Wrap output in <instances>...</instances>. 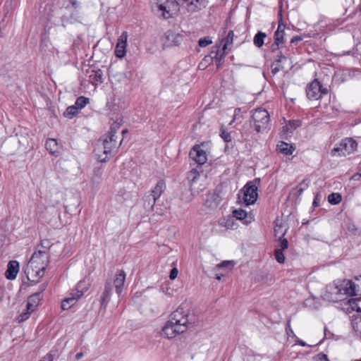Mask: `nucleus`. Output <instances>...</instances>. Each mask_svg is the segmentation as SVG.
<instances>
[{
	"mask_svg": "<svg viewBox=\"0 0 361 361\" xmlns=\"http://www.w3.org/2000/svg\"><path fill=\"white\" fill-rule=\"evenodd\" d=\"M221 201L219 195L216 193L209 195L205 202V204L207 207L214 209L217 207Z\"/></svg>",
	"mask_w": 361,
	"mask_h": 361,
	"instance_id": "nucleus-23",
	"label": "nucleus"
},
{
	"mask_svg": "<svg viewBox=\"0 0 361 361\" xmlns=\"http://www.w3.org/2000/svg\"><path fill=\"white\" fill-rule=\"evenodd\" d=\"M213 49H215V50L213 49L211 51V55L205 56L203 61L205 62H211L213 60H215L216 67L217 68H219L221 66L222 61H224L225 52L220 54L219 52V47H214Z\"/></svg>",
	"mask_w": 361,
	"mask_h": 361,
	"instance_id": "nucleus-14",
	"label": "nucleus"
},
{
	"mask_svg": "<svg viewBox=\"0 0 361 361\" xmlns=\"http://www.w3.org/2000/svg\"><path fill=\"white\" fill-rule=\"evenodd\" d=\"M19 271V263L16 260L10 261L5 272V276L8 280H13L16 278Z\"/></svg>",
	"mask_w": 361,
	"mask_h": 361,
	"instance_id": "nucleus-16",
	"label": "nucleus"
},
{
	"mask_svg": "<svg viewBox=\"0 0 361 361\" xmlns=\"http://www.w3.org/2000/svg\"><path fill=\"white\" fill-rule=\"evenodd\" d=\"M47 288V285L43 283L39 286V290L31 295L27 302L26 307L28 310L34 311L41 300V293H42Z\"/></svg>",
	"mask_w": 361,
	"mask_h": 361,
	"instance_id": "nucleus-11",
	"label": "nucleus"
},
{
	"mask_svg": "<svg viewBox=\"0 0 361 361\" xmlns=\"http://www.w3.org/2000/svg\"><path fill=\"white\" fill-rule=\"evenodd\" d=\"M51 243L48 239H44L41 240L40 244L37 247L36 251H44L46 253H49V250L51 247Z\"/></svg>",
	"mask_w": 361,
	"mask_h": 361,
	"instance_id": "nucleus-31",
	"label": "nucleus"
},
{
	"mask_svg": "<svg viewBox=\"0 0 361 361\" xmlns=\"http://www.w3.org/2000/svg\"><path fill=\"white\" fill-rule=\"evenodd\" d=\"M128 37V32L124 31L118 39L115 49V54L118 58H123L126 55Z\"/></svg>",
	"mask_w": 361,
	"mask_h": 361,
	"instance_id": "nucleus-10",
	"label": "nucleus"
},
{
	"mask_svg": "<svg viewBox=\"0 0 361 361\" xmlns=\"http://www.w3.org/2000/svg\"><path fill=\"white\" fill-rule=\"evenodd\" d=\"M166 189V183L163 180H159L156 186L151 190V193L147 195L148 197H153L154 200H158Z\"/></svg>",
	"mask_w": 361,
	"mask_h": 361,
	"instance_id": "nucleus-19",
	"label": "nucleus"
},
{
	"mask_svg": "<svg viewBox=\"0 0 361 361\" xmlns=\"http://www.w3.org/2000/svg\"><path fill=\"white\" fill-rule=\"evenodd\" d=\"M80 43H81V39L80 37H78L76 39L74 40L73 45H72V49L75 53L77 52V50L80 49Z\"/></svg>",
	"mask_w": 361,
	"mask_h": 361,
	"instance_id": "nucleus-45",
	"label": "nucleus"
},
{
	"mask_svg": "<svg viewBox=\"0 0 361 361\" xmlns=\"http://www.w3.org/2000/svg\"><path fill=\"white\" fill-rule=\"evenodd\" d=\"M348 303L353 310L361 312V298L349 299Z\"/></svg>",
	"mask_w": 361,
	"mask_h": 361,
	"instance_id": "nucleus-27",
	"label": "nucleus"
},
{
	"mask_svg": "<svg viewBox=\"0 0 361 361\" xmlns=\"http://www.w3.org/2000/svg\"><path fill=\"white\" fill-rule=\"evenodd\" d=\"M267 35L261 31H259L254 37L253 43L257 47H261L264 44V40Z\"/></svg>",
	"mask_w": 361,
	"mask_h": 361,
	"instance_id": "nucleus-28",
	"label": "nucleus"
},
{
	"mask_svg": "<svg viewBox=\"0 0 361 361\" xmlns=\"http://www.w3.org/2000/svg\"><path fill=\"white\" fill-rule=\"evenodd\" d=\"M80 109L76 106V104H73L72 106H69V119L73 118L74 116L78 115L80 111Z\"/></svg>",
	"mask_w": 361,
	"mask_h": 361,
	"instance_id": "nucleus-40",
	"label": "nucleus"
},
{
	"mask_svg": "<svg viewBox=\"0 0 361 361\" xmlns=\"http://www.w3.org/2000/svg\"><path fill=\"white\" fill-rule=\"evenodd\" d=\"M222 276H224V275L223 274H221V275L216 274V279L218 280H221Z\"/></svg>",
	"mask_w": 361,
	"mask_h": 361,
	"instance_id": "nucleus-62",
	"label": "nucleus"
},
{
	"mask_svg": "<svg viewBox=\"0 0 361 361\" xmlns=\"http://www.w3.org/2000/svg\"><path fill=\"white\" fill-rule=\"evenodd\" d=\"M191 174H195L197 173V169H192L191 171H190Z\"/></svg>",
	"mask_w": 361,
	"mask_h": 361,
	"instance_id": "nucleus-63",
	"label": "nucleus"
},
{
	"mask_svg": "<svg viewBox=\"0 0 361 361\" xmlns=\"http://www.w3.org/2000/svg\"><path fill=\"white\" fill-rule=\"evenodd\" d=\"M69 2L71 4V8L73 9L82 10V4L78 0H69Z\"/></svg>",
	"mask_w": 361,
	"mask_h": 361,
	"instance_id": "nucleus-44",
	"label": "nucleus"
},
{
	"mask_svg": "<svg viewBox=\"0 0 361 361\" xmlns=\"http://www.w3.org/2000/svg\"><path fill=\"white\" fill-rule=\"evenodd\" d=\"M63 115H64L65 116H66V115H68V108L64 111V112H63Z\"/></svg>",
	"mask_w": 361,
	"mask_h": 361,
	"instance_id": "nucleus-64",
	"label": "nucleus"
},
{
	"mask_svg": "<svg viewBox=\"0 0 361 361\" xmlns=\"http://www.w3.org/2000/svg\"><path fill=\"white\" fill-rule=\"evenodd\" d=\"M351 325L353 330L361 338V315L355 317L353 319H352Z\"/></svg>",
	"mask_w": 361,
	"mask_h": 361,
	"instance_id": "nucleus-29",
	"label": "nucleus"
},
{
	"mask_svg": "<svg viewBox=\"0 0 361 361\" xmlns=\"http://www.w3.org/2000/svg\"><path fill=\"white\" fill-rule=\"evenodd\" d=\"M280 228H281V226H279L278 228H275L274 229V232H275V235H277L279 232H280Z\"/></svg>",
	"mask_w": 361,
	"mask_h": 361,
	"instance_id": "nucleus-61",
	"label": "nucleus"
},
{
	"mask_svg": "<svg viewBox=\"0 0 361 361\" xmlns=\"http://www.w3.org/2000/svg\"><path fill=\"white\" fill-rule=\"evenodd\" d=\"M274 255H275V258H276V260L280 263V264H283L285 262V256L283 253V251H281V250H275L274 251Z\"/></svg>",
	"mask_w": 361,
	"mask_h": 361,
	"instance_id": "nucleus-41",
	"label": "nucleus"
},
{
	"mask_svg": "<svg viewBox=\"0 0 361 361\" xmlns=\"http://www.w3.org/2000/svg\"><path fill=\"white\" fill-rule=\"evenodd\" d=\"M90 103V99L86 97L80 96L77 98L75 104L79 109H82L87 104Z\"/></svg>",
	"mask_w": 361,
	"mask_h": 361,
	"instance_id": "nucleus-33",
	"label": "nucleus"
},
{
	"mask_svg": "<svg viewBox=\"0 0 361 361\" xmlns=\"http://www.w3.org/2000/svg\"><path fill=\"white\" fill-rule=\"evenodd\" d=\"M173 4L172 0H152L154 8H157L159 11L162 12V16L164 18L170 17L171 6Z\"/></svg>",
	"mask_w": 361,
	"mask_h": 361,
	"instance_id": "nucleus-12",
	"label": "nucleus"
},
{
	"mask_svg": "<svg viewBox=\"0 0 361 361\" xmlns=\"http://www.w3.org/2000/svg\"><path fill=\"white\" fill-rule=\"evenodd\" d=\"M126 281V273L123 270H120L116 274V277L114 280V285L116 289V292L119 296L124 288V283Z\"/></svg>",
	"mask_w": 361,
	"mask_h": 361,
	"instance_id": "nucleus-15",
	"label": "nucleus"
},
{
	"mask_svg": "<svg viewBox=\"0 0 361 361\" xmlns=\"http://www.w3.org/2000/svg\"><path fill=\"white\" fill-rule=\"evenodd\" d=\"M219 224L221 226L227 229H236L237 224L233 216H228L220 219Z\"/></svg>",
	"mask_w": 361,
	"mask_h": 361,
	"instance_id": "nucleus-21",
	"label": "nucleus"
},
{
	"mask_svg": "<svg viewBox=\"0 0 361 361\" xmlns=\"http://www.w3.org/2000/svg\"><path fill=\"white\" fill-rule=\"evenodd\" d=\"M307 188V185L303 181L296 188L298 195L302 194L304 190Z\"/></svg>",
	"mask_w": 361,
	"mask_h": 361,
	"instance_id": "nucleus-47",
	"label": "nucleus"
},
{
	"mask_svg": "<svg viewBox=\"0 0 361 361\" xmlns=\"http://www.w3.org/2000/svg\"><path fill=\"white\" fill-rule=\"evenodd\" d=\"M348 231L353 234H355L357 231V228L355 224H350L348 226Z\"/></svg>",
	"mask_w": 361,
	"mask_h": 361,
	"instance_id": "nucleus-54",
	"label": "nucleus"
},
{
	"mask_svg": "<svg viewBox=\"0 0 361 361\" xmlns=\"http://www.w3.org/2000/svg\"><path fill=\"white\" fill-rule=\"evenodd\" d=\"M277 57L278 58L275 60V62L277 63L282 62L283 59H286V57L281 51L279 52V54L277 56Z\"/></svg>",
	"mask_w": 361,
	"mask_h": 361,
	"instance_id": "nucleus-57",
	"label": "nucleus"
},
{
	"mask_svg": "<svg viewBox=\"0 0 361 361\" xmlns=\"http://www.w3.org/2000/svg\"><path fill=\"white\" fill-rule=\"evenodd\" d=\"M49 262V253L35 251L28 263L23 267L27 279L32 283H37L44 276Z\"/></svg>",
	"mask_w": 361,
	"mask_h": 361,
	"instance_id": "nucleus-3",
	"label": "nucleus"
},
{
	"mask_svg": "<svg viewBox=\"0 0 361 361\" xmlns=\"http://www.w3.org/2000/svg\"><path fill=\"white\" fill-rule=\"evenodd\" d=\"M66 304H68V298H64L63 300H62V302H61V308L65 310H66Z\"/></svg>",
	"mask_w": 361,
	"mask_h": 361,
	"instance_id": "nucleus-59",
	"label": "nucleus"
},
{
	"mask_svg": "<svg viewBox=\"0 0 361 361\" xmlns=\"http://www.w3.org/2000/svg\"><path fill=\"white\" fill-rule=\"evenodd\" d=\"M119 128L117 123H114L110 128L109 135L103 140L101 146L98 144L96 149L98 159L100 162H106L109 159L108 155L117 147V141L115 139L116 129Z\"/></svg>",
	"mask_w": 361,
	"mask_h": 361,
	"instance_id": "nucleus-4",
	"label": "nucleus"
},
{
	"mask_svg": "<svg viewBox=\"0 0 361 361\" xmlns=\"http://www.w3.org/2000/svg\"><path fill=\"white\" fill-rule=\"evenodd\" d=\"M233 216L235 220H241L243 221L244 224H249L252 221V217L251 216H248L247 213L241 209H234L233 211Z\"/></svg>",
	"mask_w": 361,
	"mask_h": 361,
	"instance_id": "nucleus-18",
	"label": "nucleus"
},
{
	"mask_svg": "<svg viewBox=\"0 0 361 361\" xmlns=\"http://www.w3.org/2000/svg\"><path fill=\"white\" fill-rule=\"evenodd\" d=\"M194 323V315L179 307L170 314L169 320L161 329V335L167 338H173L186 331Z\"/></svg>",
	"mask_w": 361,
	"mask_h": 361,
	"instance_id": "nucleus-1",
	"label": "nucleus"
},
{
	"mask_svg": "<svg viewBox=\"0 0 361 361\" xmlns=\"http://www.w3.org/2000/svg\"><path fill=\"white\" fill-rule=\"evenodd\" d=\"M240 112H241V109L240 108L235 109L233 118L231 121L230 125H232V123L234 122V121L238 118V116L240 115Z\"/></svg>",
	"mask_w": 361,
	"mask_h": 361,
	"instance_id": "nucleus-49",
	"label": "nucleus"
},
{
	"mask_svg": "<svg viewBox=\"0 0 361 361\" xmlns=\"http://www.w3.org/2000/svg\"><path fill=\"white\" fill-rule=\"evenodd\" d=\"M234 262L233 261H223L216 265L217 269L228 268L231 269L233 267Z\"/></svg>",
	"mask_w": 361,
	"mask_h": 361,
	"instance_id": "nucleus-42",
	"label": "nucleus"
},
{
	"mask_svg": "<svg viewBox=\"0 0 361 361\" xmlns=\"http://www.w3.org/2000/svg\"><path fill=\"white\" fill-rule=\"evenodd\" d=\"M178 270L177 268L174 267L171 270L169 278L171 280H174L176 279L178 276Z\"/></svg>",
	"mask_w": 361,
	"mask_h": 361,
	"instance_id": "nucleus-48",
	"label": "nucleus"
},
{
	"mask_svg": "<svg viewBox=\"0 0 361 361\" xmlns=\"http://www.w3.org/2000/svg\"><path fill=\"white\" fill-rule=\"evenodd\" d=\"M190 157L193 159L198 165H203L207 161V155L200 145H195L190 152Z\"/></svg>",
	"mask_w": 361,
	"mask_h": 361,
	"instance_id": "nucleus-9",
	"label": "nucleus"
},
{
	"mask_svg": "<svg viewBox=\"0 0 361 361\" xmlns=\"http://www.w3.org/2000/svg\"><path fill=\"white\" fill-rule=\"evenodd\" d=\"M90 82L94 85L103 82V72L100 69H92L89 72Z\"/></svg>",
	"mask_w": 361,
	"mask_h": 361,
	"instance_id": "nucleus-20",
	"label": "nucleus"
},
{
	"mask_svg": "<svg viewBox=\"0 0 361 361\" xmlns=\"http://www.w3.org/2000/svg\"><path fill=\"white\" fill-rule=\"evenodd\" d=\"M252 120L255 130L259 133L268 128L270 120L269 114L267 110L258 108L252 111Z\"/></svg>",
	"mask_w": 361,
	"mask_h": 361,
	"instance_id": "nucleus-5",
	"label": "nucleus"
},
{
	"mask_svg": "<svg viewBox=\"0 0 361 361\" xmlns=\"http://www.w3.org/2000/svg\"><path fill=\"white\" fill-rule=\"evenodd\" d=\"M302 125V121L300 120H291L289 121L286 127L288 130L293 131L296 128H299Z\"/></svg>",
	"mask_w": 361,
	"mask_h": 361,
	"instance_id": "nucleus-37",
	"label": "nucleus"
},
{
	"mask_svg": "<svg viewBox=\"0 0 361 361\" xmlns=\"http://www.w3.org/2000/svg\"><path fill=\"white\" fill-rule=\"evenodd\" d=\"M234 33L233 31L230 30L226 36V37L224 39V45L222 49L224 51H226L228 46L233 44Z\"/></svg>",
	"mask_w": 361,
	"mask_h": 361,
	"instance_id": "nucleus-32",
	"label": "nucleus"
},
{
	"mask_svg": "<svg viewBox=\"0 0 361 361\" xmlns=\"http://www.w3.org/2000/svg\"><path fill=\"white\" fill-rule=\"evenodd\" d=\"M357 144L350 137H346L341 141L338 145L331 150V155L334 157L346 156L355 152Z\"/></svg>",
	"mask_w": 361,
	"mask_h": 361,
	"instance_id": "nucleus-6",
	"label": "nucleus"
},
{
	"mask_svg": "<svg viewBox=\"0 0 361 361\" xmlns=\"http://www.w3.org/2000/svg\"><path fill=\"white\" fill-rule=\"evenodd\" d=\"M82 356H83L82 353H77V354H76V355H75V359H76L77 360H80Z\"/></svg>",
	"mask_w": 361,
	"mask_h": 361,
	"instance_id": "nucleus-60",
	"label": "nucleus"
},
{
	"mask_svg": "<svg viewBox=\"0 0 361 361\" xmlns=\"http://www.w3.org/2000/svg\"><path fill=\"white\" fill-rule=\"evenodd\" d=\"M87 290L85 286V283L84 281H80L75 288V290H73L71 293H69V308H71V303L73 300H77L80 298L84 293V291Z\"/></svg>",
	"mask_w": 361,
	"mask_h": 361,
	"instance_id": "nucleus-13",
	"label": "nucleus"
},
{
	"mask_svg": "<svg viewBox=\"0 0 361 361\" xmlns=\"http://www.w3.org/2000/svg\"><path fill=\"white\" fill-rule=\"evenodd\" d=\"M302 39V37L301 36H294L291 38L290 39V43L291 44H295L297 43L298 42H300Z\"/></svg>",
	"mask_w": 361,
	"mask_h": 361,
	"instance_id": "nucleus-56",
	"label": "nucleus"
},
{
	"mask_svg": "<svg viewBox=\"0 0 361 361\" xmlns=\"http://www.w3.org/2000/svg\"><path fill=\"white\" fill-rule=\"evenodd\" d=\"M84 13L82 10L73 9L71 12L70 18L74 22H81L83 19Z\"/></svg>",
	"mask_w": 361,
	"mask_h": 361,
	"instance_id": "nucleus-30",
	"label": "nucleus"
},
{
	"mask_svg": "<svg viewBox=\"0 0 361 361\" xmlns=\"http://www.w3.org/2000/svg\"><path fill=\"white\" fill-rule=\"evenodd\" d=\"M358 292L357 286L351 280H336L326 286L322 298L324 300L337 302L344 300V297L357 295Z\"/></svg>",
	"mask_w": 361,
	"mask_h": 361,
	"instance_id": "nucleus-2",
	"label": "nucleus"
},
{
	"mask_svg": "<svg viewBox=\"0 0 361 361\" xmlns=\"http://www.w3.org/2000/svg\"><path fill=\"white\" fill-rule=\"evenodd\" d=\"M278 150L285 155H290L293 154L295 148L292 145H289L288 143L281 142L277 145Z\"/></svg>",
	"mask_w": 361,
	"mask_h": 361,
	"instance_id": "nucleus-26",
	"label": "nucleus"
},
{
	"mask_svg": "<svg viewBox=\"0 0 361 361\" xmlns=\"http://www.w3.org/2000/svg\"><path fill=\"white\" fill-rule=\"evenodd\" d=\"M165 37L172 45L175 46L180 44L183 39V36L181 35L176 33L171 30L166 32Z\"/></svg>",
	"mask_w": 361,
	"mask_h": 361,
	"instance_id": "nucleus-22",
	"label": "nucleus"
},
{
	"mask_svg": "<svg viewBox=\"0 0 361 361\" xmlns=\"http://www.w3.org/2000/svg\"><path fill=\"white\" fill-rule=\"evenodd\" d=\"M281 44L278 43L277 42L274 41V42L271 46V51L274 52L279 49V45Z\"/></svg>",
	"mask_w": 361,
	"mask_h": 361,
	"instance_id": "nucleus-55",
	"label": "nucleus"
},
{
	"mask_svg": "<svg viewBox=\"0 0 361 361\" xmlns=\"http://www.w3.org/2000/svg\"><path fill=\"white\" fill-rule=\"evenodd\" d=\"M328 201L331 204H337L341 201V195L339 193H331L328 197Z\"/></svg>",
	"mask_w": 361,
	"mask_h": 361,
	"instance_id": "nucleus-36",
	"label": "nucleus"
},
{
	"mask_svg": "<svg viewBox=\"0 0 361 361\" xmlns=\"http://www.w3.org/2000/svg\"><path fill=\"white\" fill-rule=\"evenodd\" d=\"M112 292V285L109 281H106L104 287V290L101 297L102 305H106L110 300V296Z\"/></svg>",
	"mask_w": 361,
	"mask_h": 361,
	"instance_id": "nucleus-24",
	"label": "nucleus"
},
{
	"mask_svg": "<svg viewBox=\"0 0 361 361\" xmlns=\"http://www.w3.org/2000/svg\"><path fill=\"white\" fill-rule=\"evenodd\" d=\"M285 25L282 23H279L277 30L274 33V41L277 42L279 44H283L285 42L284 35H285Z\"/></svg>",
	"mask_w": 361,
	"mask_h": 361,
	"instance_id": "nucleus-25",
	"label": "nucleus"
},
{
	"mask_svg": "<svg viewBox=\"0 0 361 361\" xmlns=\"http://www.w3.org/2000/svg\"><path fill=\"white\" fill-rule=\"evenodd\" d=\"M318 361H329L326 355L321 353L317 355Z\"/></svg>",
	"mask_w": 361,
	"mask_h": 361,
	"instance_id": "nucleus-51",
	"label": "nucleus"
},
{
	"mask_svg": "<svg viewBox=\"0 0 361 361\" xmlns=\"http://www.w3.org/2000/svg\"><path fill=\"white\" fill-rule=\"evenodd\" d=\"M285 232L282 233L279 237V243L276 250H281V251L286 250L288 247V242L286 238H283Z\"/></svg>",
	"mask_w": 361,
	"mask_h": 361,
	"instance_id": "nucleus-35",
	"label": "nucleus"
},
{
	"mask_svg": "<svg viewBox=\"0 0 361 361\" xmlns=\"http://www.w3.org/2000/svg\"><path fill=\"white\" fill-rule=\"evenodd\" d=\"M260 179L255 178L253 181L248 182L245 185V192L243 201L246 205L254 204L257 199V185L259 184Z\"/></svg>",
	"mask_w": 361,
	"mask_h": 361,
	"instance_id": "nucleus-8",
	"label": "nucleus"
},
{
	"mask_svg": "<svg viewBox=\"0 0 361 361\" xmlns=\"http://www.w3.org/2000/svg\"><path fill=\"white\" fill-rule=\"evenodd\" d=\"M212 43V37H204L203 38H200L198 41V44L201 47H206L207 46L211 44Z\"/></svg>",
	"mask_w": 361,
	"mask_h": 361,
	"instance_id": "nucleus-39",
	"label": "nucleus"
},
{
	"mask_svg": "<svg viewBox=\"0 0 361 361\" xmlns=\"http://www.w3.org/2000/svg\"><path fill=\"white\" fill-rule=\"evenodd\" d=\"M305 92L310 100H318L323 94L328 93V90L323 87L322 85L317 79H314L307 84Z\"/></svg>",
	"mask_w": 361,
	"mask_h": 361,
	"instance_id": "nucleus-7",
	"label": "nucleus"
},
{
	"mask_svg": "<svg viewBox=\"0 0 361 361\" xmlns=\"http://www.w3.org/2000/svg\"><path fill=\"white\" fill-rule=\"evenodd\" d=\"M45 147L49 154L54 157H58L61 153V147L55 139H48L46 141Z\"/></svg>",
	"mask_w": 361,
	"mask_h": 361,
	"instance_id": "nucleus-17",
	"label": "nucleus"
},
{
	"mask_svg": "<svg viewBox=\"0 0 361 361\" xmlns=\"http://www.w3.org/2000/svg\"><path fill=\"white\" fill-rule=\"evenodd\" d=\"M286 334L288 335V336H291V337H296L295 333L293 332L291 326H290V321L288 322L287 324H286Z\"/></svg>",
	"mask_w": 361,
	"mask_h": 361,
	"instance_id": "nucleus-46",
	"label": "nucleus"
},
{
	"mask_svg": "<svg viewBox=\"0 0 361 361\" xmlns=\"http://www.w3.org/2000/svg\"><path fill=\"white\" fill-rule=\"evenodd\" d=\"M220 136L226 142H229L231 141V133L223 127H221L220 129Z\"/></svg>",
	"mask_w": 361,
	"mask_h": 361,
	"instance_id": "nucleus-38",
	"label": "nucleus"
},
{
	"mask_svg": "<svg viewBox=\"0 0 361 361\" xmlns=\"http://www.w3.org/2000/svg\"><path fill=\"white\" fill-rule=\"evenodd\" d=\"M296 343L301 345V346H310L309 345H307L305 341L300 340V338H297L296 337V341H295Z\"/></svg>",
	"mask_w": 361,
	"mask_h": 361,
	"instance_id": "nucleus-58",
	"label": "nucleus"
},
{
	"mask_svg": "<svg viewBox=\"0 0 361 361\" xmlns=\"http://www.w3.org/2000/svg\"><path fill=\"white\" fill-rule=\"evenodd\" d=\"M103 169L102 167H96L94 169V174L100 178L102 175Z\"/></svg>",
	"mask_w": 361,
	"mask_h": 361,
	"instance_id": "nucleus-52",
	"label": "nucleus"
},
{
	"mask_svg": "<svg viewBox=\"0 0 361 361\" xmlns=\"http://www.w3.org/2000/svg\"><path fill=\"white\" fill-rule=\"evenodd\" d=\"M281 69V67L279 64L275 65L274 63H273L271 65V73L273 75H276Z\"/></svg>",
	"mask_w": 361,
	"mask_h": 361,
	"instance_id": "nucleus-50",
	"label": "nucleus"
},
{
	"mask_svg": "<svg viewBox=\"0 0 361 361\" xmlns=\"http://www.w3.org/2000/svg\"><path fill=\"white\" fill-rule=\"evenodd\" d=\"M32 311H30V310H28L27 308H26V311L24 312H22L19 317H18V322H24L25 320H27L30 315V313L32 312Z\"/></svg>",
	"mask_w": 361,
	"mask_h": 361,
	"instance_id": "nucleus-43",
	"label": "nucleus"
},
{
	"mask_svg": "<svg viewBox=\"0 0 361 361\" xmlns=\"http://www.w3.org/2000/svg\"><path fill=\"white\" fill-rule=\"evenodd\" d=\"M156 201H157V200H154L153 197H148L147 195H145L144 197V202H145L144 206H145V209L147 210L153 209Z\"/></svg>",
	"mask_w": 361,
	"mask_h": 361,
	"instance_id": "nucleus-34",
	"label": "nucleus"
},
{
	"mask_svg": "<svg viewBox=\"0 0 361 361\" xmlns=\"http://www.w3.org/2000/svg\"><path fill=\"white\" fill-rule=\"evenodd\" d=\"M320 196L319 195H317L314 198V200H313V202H312V205L314 207H317L320 204Z\"/></svg>",
	"mask_w": 361,
	"mask_h": 361,
	"instance_id": "nucleus-53",
	"label": "nucleus"
}]
</instances>
